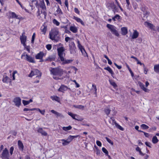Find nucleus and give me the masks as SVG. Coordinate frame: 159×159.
Here are the masks:
<instances>
[{
  "label": "nucleus",
  "instance_id": "23",
  "mask_svg": "<svg viewBox=\"0 0 159 159\" xmlns=\"http://www.w3.org/2000/svg\"><path fill=\"white\" fill-rule=\"evenodd\" d=\"M51 98L52 100H54L58 102H59L60 101V98L56 96H51Z\"/></svg>",
  "mask_w": 159,
  "mask_h": 159
},
{
  "label": "nucleus",
  "instance_id": "53",
  "mask_svg": "<svg viewBox=\"0 0 159 159\" xmlns=\"http://www.w3.org/2000/svg\"><path fill=\"white\" fill-rule=\"evenodd\" d=\"M14 149V148L13 146L11 147L10 148V153L11 155L13 154Z\"/></svg>",
  "mask_w": 159,
  "mask_h": 159
},
{
  "label": "nucleus",
  "instance_id": "31",
  "mask_svg": "<svg viewBox=\"0 0 159 159\" xmlns=\"http://www.w3.org/2000/svg\"><path fill=\"white\" fill-rule=\"evenodd\" d=\"M40 7L42 10H45L46 7L45 5L44 2L43 0L41 1L40 3Z\"/></svg>",
  "mask_w": 159,
  "mask_h": 159
},
{
  "label": "nucleus",
  "instance_id": "64",
  "mask_svg": "<svg viewBox=\"0 0 159 159\" xmlns=\"http://www.w3.org/2000/svg\"><path fill=\"white\" fill-rule=\"evenodd\" d=\"M142 133H144V134L146 137L147 138H148L149 137L150 135L148 133L144 132L143 131V132H142Z\"/></svg>",
  "mask_w": 159,
  "mask_h": 159
},
{
  "label": "nucleus",
  "instance_id": "63",
  "mask_svg": "<svg viewBox=\"0 0 159 159\" xmlns=\"http://www.w3.org/2000/svg\"><path fill=\"white\" fill-rule=\"evenodd\" d=\"M17 73L16 71L15 70L13 71L12 74V77H13V80H15V75Z\"/></svg>",
  "mask_w": 159,
  "mask_h": 159
},
{
  "label": "nucleus",
  "instance_id": "44",
  "mask_svg": "<svg viewBox=\"0 0 159 159\" xmlns=\"http://www.w3.org/2000/svg\"><path fill=\"white\" fill-rule=\"evenodd\" d=\"M68 114L71 116L73 119H75V115L76 114H73V113L68 112Z\"/></svg>",
  "mask_w": 159,
  "mask_h": 159
},
{
  "label": "nucleus",
  "instance_id": "20",
  "mask_svg": "<svg viewBox=\"0 0 159 159\" xmlns=\"http://www.w3.org/2000/svg\"><path fill=\"white\" fill-rule=\"evenodd\" d=\"M144 25L150 28L151 29L153 30H155L154 29V25L151 23L147 22H145L144 23Z\"/></svg>",
  "mask_w": 159,
  "mask_h": 159
},
{
  "label": "nucleus",
  "instance_id": "38",
  "mask_svg": "<svg viewBox=\"0 0 159 159\" xmlns=\"http://www.w3.org/2000/svg\"><path fill=\"white\" fill-rule=\"evenodd\" d=\"M75 116H76V118H75V120H77L78 121H82L84 119L83 118L80 117L79 115H77L76 114Z\"/></svg>",
  "mask_w": 159,
  "mask_h": 159
},
{
  "label": "nucleus",
  "instance_id": "57",
  "mask_svg": "<svg viewBox=\"0 0 159 159\" xmlns=\"http://www.w3.org/2000/svg\"><path fill=\"white\" fill-rule=\"evenodd\" d=\"M145 144L148 147H149L151 148V146L150 145H151V143L150 142H145Z\"/></svg>",
  "mask_w": 159,
  "mask_h": 159
},
{
  "label": "nucleus",
  "instance_id": "55",
  "mask_svg": "<svg viewBox=\"0 0 159 159\" xmlns=\"http://www.w3.org/2000/svg\"><path fill=\"white\" fill-rule=\"evenodd\" d=\"M46 48L48 50H51L52 48L51 45L49 44L46 45Z\"/></svg>",
  "mask_w": 159,
  "mask_h": 159
},
{
  "label": "nucleus",
  "instance_id": "42",
  "mask_svg": "<svg viewBox=\"0 0 159 159\" xmlns=\"http://www.w3.org/2000/svg\"><path fill=\"white\" fill-rule=\"evenodd\" d=\"M140 126L143 129H147L149 128V127L148 125L144 124H142Z\"/></svg>",
  "mask_w": 159,
  "mask_h": 159
},
{
  "label": "nucleus",
  "instance_id": "1",
  "mask_svg": "<svg viewBox=\"0 0 159 159\" xmlns=\"http://www.w3.org/2000/svg\"><path fill=\"white\" fill-rule=\"evenodd\" d=\"M58 55L61 61L60 63L62 65L69 64L71 63L73 60L71 59H66L63 57V52L65 51L63 47H60L57 48Z\"/></svg>",
  "mask_w": 159,
  "mask_h": 159
},
{
  "label": "nucleus",
  "instance_id": "49",
  "mask_svg": "<svg viewBox=\"0 0 159 159\" xmlns=\"http://www.w3.org/2000/svg\"><path fill=\"white\" fill-rule=\"evenodd\" d=\"M107 141V142H108L109 143H110L111 145H113L114 144V143L113 142H112L111 139H110L106 137L105 138Z\"/></svg>",
  "mask_w": 159,
  "mask_h": 159
},
{
  "label": "nucleus",
  "instance_id": "3",
  "mask_svg": "<svg viewBox=\"0 0 159 159\" xmlns=\"http://www.w3.org/2000/svg\"><path fill=\"white\" fill-rule=\"evenodd\" d=\"M50 72L53 75V78L56 80H59V77L61 76L63 74V70L58 68H52Z\"/></svg>",
  "mask_w": 159,
  "mask_h": 159
},
{
  "label": "nucleus",
  "instance_id": "48",
  "mask_svg": "<svg viewBox=\"0 0 159 159\" xmlns=\"http://www.w3.org/2000/svg\"><path fill=\"white\" fill-rule=\"evenodd\" d=\"M111 120L109 121L111 123L112 125H115L117 123L115 120L112 119L111 118Z\"/></svg>",
  "mask_w": 159,
  "mask_h": 159
},
{
  "label": "nucleus",
  "instance_id": "16",
  "mask_svg": "<svg viewBox=\"0 0 159 159\" xmlns=\"http://www.w3.org/2000/svg\"><path fill=\"white\" fill-rule=\"evenodd\" d=\"M51 112L55 114L56 115L57 117H59L61 118H64V116H63L61 114L55 111L54 110H51Z\"/></svg>",
  "mask_w": 159,
  "mask_h": 159
},
{
  "label": "nucleus",
  "instance_id": "32",
  "mask_svg": "<svg viewBox=\"0 0 159 159\" xmlns=\"http://www.w3.org/2000/svg\"><path fill=\"white\" fill-rule=\"evenodd\" d=\"M154 70L156 73H159V64L155 65L154 66Z\"/></svg>",
  "mask_w": 159,
  "mask_h": 159
},
{
  "label": "nucleus",
  "instance_id": "47",
  "mask_svg": "<svg viewBox=\"0 0 159 159\" xmlns=\"http://www.w3.org/2000/svg\"><path fill=\"white\" fill-rule=\"evenodd\" d=\"M102 152L105 153V155H107L108 154V151L104 147H103L102 148Z\"/></svg>",
  "mask_w": 159,
  "mask_h": 159
},
{
  "label": "nucleus",
  "instance_id": "11",
  "mask_svg": "<svg viewBox=\"0 0 159 159\" xmlns=\"http://www.w3.org/2000/svg\"><path fill=\"white\" fill-rule=\"evenodd\" d=\"M21 98L20 97H18L14 99L13 102L15 106L19 107L21 104Z\"/></svg>",
  "mask_w": 159,
  "mask_h": 159
},
{
  "label": "nucleus",
  "instance_id": "6",
  "mask_svg": "<svg viewBox=\"0 0 159 159\" xmlns=\"http://www.w3.org/2000/svg\"><path fill=\"white\" fill-rule=\"evenodd\" d=\"M107 27L110 30L112 34L117 37L119 36V34L116 30V28L115 26L109 24H107Z\"/></svg>",
  "mask_w": 159,
  "mask_h": 159
},
{
  "label": "nucleus",
  "instance_id": "58",
  "mask_svg": "<svg viewBox=\"0 0 159 159\" xmlns=\"http://www.w3.org/2000/svg\"><path fill=\"white\" fill-rule=\"evenodd\" d=\"M139 126L138 125H136L135 127V129H136V130H137L138 131H139V132H143V131H142V130H139Z\"/></svg>",
  "mask_w": 159,
  "mask_h": 159
},
{
  "label": "nucleus",
  "instance_id": "56",
  "mask_svg": "<svg viewBox=\"0 0 159 159\" xmlns=\"http://www.w3.org/2000/svg\"><path fill=\"white\" fill-rule=\"evenodd\" d=\"M11 133L14 136H16L17 134V132L15 130H12L10 131Z\"/></svg>",
  "mask_w": 159,
  "mask_h": 159
},
{
  "label": "nucleus",
  "instance_id": "50",
  "mask_svg": "<svg viewBox=\"0 0 159 159\" xmlns=\"http://www.w3.org/2000/svg\"><path fill=\"white\" fill-rule=\"evenodd\" d=\"M53 23L56 25L57 26H58L59 25L60 23L59 22H58L56 20L54 19L53 21Z\"/></svg>",
  "mask_w": 159,
  "mask_h": 159
},
{
  "label": "nucleus",
  "instance_id": "14",
  "mask_svg": "<svg viewBox=\"0 0 159 159\" xmlns=\"http://www.w3.org/2000/svg\"><path fill=\"white\" fill-rule=\"evenodd\" d=\"M68 89V88L67 86L64 85H61L58 89V90L62 92H64V91H66Z\"/></svg>",
  "mask_w": 159,
  "mask_h": 159
},
{
  "label": "nucleus",
  "instance_id": "7",
  "mask_svg": "<svg viewBox=\"0 0 159 159\" xmlns=\"http://www.w3.org/2000/svg\"><path fill=\"white\" fill-rule=\"evenodd\" d=\"M35 75H37L36 77H38L40 78L41 76V73L38 69H35L32 70H31L30 73L29 75V76L31 77Z\"/></svg>",
  "mask_w": 159,
  "mask_h": 159
},
{
  "label": "nucleus",
  "instance_id": "52",
  "mask_svg": "<svg viewBox=\"0 0 159 159\" xmlns=\"http://www.w3.org/2000/svg\"><path fill=\"white\" fill-rule=\"evenodd\" d=\"M143 66L144 68V72L145 74H147L148 71V70L146 69V67L145 66L144 64H143Z\"/></svg>",
  "mask_w": 159,
  "mask_h": 159
},
{
  "label": "nucleus",
  "instance_id": "25",
  "mask_svg": "<svg viewBox=\"0 0 159 159\" xmlns=\"http://www.w3.org/2000/svg\"><path fill=\"white\" fill-rule=\"evenodd\" d=\"M11 16L12 18H15L18 19H20V17H19L17 15L15 12H11Z\"/></svg>",
  "mask_w": 159,
  "mask_h": 159
},
{
  "label": "nucleus",
  "instance_id": "18",
  "mask_svg": "<svg viewBox=\"0 0 159 159\" xmlns=\"http://www.w3.org/2000/svg\"><path fill=\"white\" fill-rule=\"evenodd\" d=\"M37 131L39 133H41L42 135L46 136L47 135V133L43 130L42 128H39Z\"/></svg>",
  "mask_w": 159,
  "mask_h": 159
},
{
  "label": "nucleus",
  "instance_id": "46",
  "mask_svg": "<svg viewBox=\"0 0 159 159\" xmlns=\"http://www.w3.org/2000/svg\"><path fill=\"white\" fill-rule=\"evenodd\" d=\"M25 47V49L29 52H30V47L29 46H27L26 44L25 45H23Z\"/></svg>",
  "mask_w": 159,
  "mask_h": 159
},
{
  "label": "nucleus",
  "instance_id": "33",
  "mask_svg": "<svg viewBox=\"0 0 159 159\" xmlns=\"http://www.w3.org/2000/svg\"><path fill=\"white\" fill-rule=\"evenodd\" d=\"M158 141V140L157 138V137H156V136H154L152 139V142L156 144L157 143Z\"/></svg>",
  "mask_w": 159,
  "mask_h": 159
},
{
  "label": "nucleus",
  "instance_id": "27",
  "mask_svg": "<svg viewBox=\"0 0 159 159\" xmlns=\"http://www.w3.org/2000/svg\"><path fill=\"white\" fill-rule=\"evenodd\" d=\"M41 30L42 34H45L47 30V26L44 25H42L41 27Z\"/></svg>",
  "mask_w": 159,
  "mask_h": 159
},
{
  "label": "nucleus",
  "instance_id": "41",
  "mask_svg": "<svg viewBox=\"0 0 159 159\" xmlns=\"http://www.w3.org/2000/svg\"><path fill=\"white\" fill-rule=\"evenodd\" d=\"M105 69L108 71L111 75L113 74L114 73L111 68L109 67H107L105 68Z\"/></svg>",
  "mask_w": 159,
  "mask_h": 159
},
{
  "label": "nucleus",
  "instance_id": "9",
  "mask_svg": "<svg viewBox=\"0 0 159 159\" xmlns=\"http://www.w3.org/2000/svg\"><path fill=\"white\" fill-rule=\"evenodd\" d=\"M77 47L81 51L82 55L85 57H88L87 53L85 50L84 47L80 44V41L77 40Z\"/></svg>",
  "mask_w": 159,
  "mask_h": 159
},
{
  "label": "nucleus",
  "instance_id": "15",
  "mask_svg": "<svg viewBox=\"0 0 159 159\" xmlns=\"http://www.w3.org/2000/svg\"><path fill=\"white\" fill-rule=\"evenodd\" d=\"M138 84L141 88L145 92H148L149 90L144 87V85L143 83L141 82H139Z\"/></svg>",
  "mask_w": 159,
  "mask_h": 159
},
{
  "label": "nucleus",
  "instance_id": "34",
  "mask_svg": "<svg viewBox=\"0 0 159 159\" xmlns=\"http://www.w3.org/2000/svg\"><path fill=\"white\" fill-rule=\"evenodd\" d=\"M56 12L57 14H59V15H61L63 14V12L59 6L57 7V8L56 11Z\"/></svg>",
  "mask_w": 159,
  "mask_h": 159
},
{
  "label": "nucleus",
  "instance_id": "17",
  "mask_svg": "<svg viewBox=\"0 0 159 159\" xmlns=\"http://www.w3.org/2000/svg\"><path fill=\"white\" fill-rule=\"evenodd\" d=\"M18 145L19 149L21 151H23L24 150V146L20 140L18 141Z\"/></svg>",
  "mask_w": 159,
  "mask_h": 159
},
{
  "label": "nucleus",
  "instance_id": "60",
  "mask_svg": "<svg viewBox=\"0 0 159 159\" xmlns=\"http://www.w3.org/2000/svg\"><path fill=\"white\" fill-rule=\"evenodd\" d=\"M96 144L98 146L101 147L102 146L101 143L99 140H97L96 141Z\"/></svg>",
  "mask_w": 159,
  "mask_h": 159
},
{
  "label": "nucleus",
  "instance_id": "8",
  "mask_svg": "<svg viewBox=\"0 0 159 159\" xmlns=\"http://www.w3.org/2000/svg\"><path fill=\"white\" fill-rule=\"evenodd\" d=\"M69 46L70 53L71 54H74L76 53V47L74 42H71L70 43Z\"/></svg>",
  "mask_w": 159,
  "mask_h": 159
},
{
  "label": "nucleus",
  "instance_id": "2",
  "mask_svg": "<svg viewBox=\"0 0 159 159\" xmlns=\"http://www.w3.org/2000/svg\"><path fill=\"white\" fill-rule=\"evenodd\" d=\"M49 38L56 42H58L60 40L59 31L57 28L51 30L49 34Z\"/></svg>",
  "mask_w": 159,
  "mask_h": 159
},
{
  "label": "nucleus",
  "instance_id": "62",
  "mask_svg": "<svg viewBox=\"0 0 159 159\" xmlns=\"http://www.w3.org/2000/svg\"><path fill=\"white\" fill-rule=\"evenodd\" d=\"M65 4L67 9L68 8V2L67 0H65Z\"/></svg>",
  "mask_w": 159,
  "mask_h": 159
},
{
  "label": "nucleus",
  "instance_id": "10",
  "mask_svg": "<svg viewBox=\"0 0 159 159\" xmlns=\"http://www.w3.org/2000/svg\"><path fill=\"white\" fill-rule=\"evenodd\" d=\"M9 152L7 148L3 151L1 154V157L3 158L9 159Z\"/></svg>",
  "mask_w": 159,
  "mask_h": 159
},
{
  "label": "nucleus",
  "instance_id": "19",
  "mask_svg": "<svg viewBox=\"0 0 159 159\" xmlns=\"http://www.w3.org/2000/svg\"><path fill=\"white\" fill-rule=\"evenodd\" d=\"M121 34L123 35H125L128 32L127 28L126 27H123L121 28Z\"/></svg>",
  "mask_w": 159,
  "mask_h": 159
},
{
  "label": "nucleus",
  "instance_id": "59",
  "mask_svg": "<svg viewBox=\"0 0 159 159\" xmlns=\"http://www.w3.org/2000/svg\"><path fill=\"white\" fill-rule=\"evenodd\" d=\"M35 33H33L32 38V40H31V42L32 43H33L34 40V38L35 36Z\"/></svg>",
  "mask_w": 159,
  "mask_h": 159
},
{
  "label": "nucleus",
  "instance_id": "37",
  "mask_svg": "<svg viewBox=\"0 0 159 159\" xmlns=\"http://www.w3.org/2000/svg\"><path fill=\"white\" fill-rule=\"evenodd\" d=\"M135 150L139 152V154L142 156H143L145 154H143L140 148L139 147H137L135 148Z\"/></svg>",
  "mask_w": 159,
  "mask_h": 159
},
{
  "label": "nucleus",
  "instance_id": "21",
  "mask_svg": "<svg viewBox=\"0 0 159 159\" xmlns=\"http://www.w3.org/2000/svg\"><path fill=\"white\" fill-rule=\"evenodd\" d=\"M94 147L96 148V153L97 155L98 156H103V154L102 152H101V150H100L98 149V148L97 146H96V145H95Z\"/></svg>",
  "mask_w": 159,
  "mask_h": 159
},
{
  "label": "nucleus",
  "instance_id": "39",
  "mask_svg": "<svg viewBox=\"0 0 159 159\" xmlns=\"http://www.w3.org/2000/svg\"><path fill=\"white\" fill-rule=\"evenodd\" d=\"M72 128V127L70 125H69L67 127H63L62 128V129L64 130L67 131L70 130Z\"/></svg>",
  "mask_w": 159,
  "mask_h": 159
},
{
  "label": "nucleus",
  "instance_id": "5",
  "mask_svg": "<svg viewBox=\"0 0 159 159\" xmlns=\"http://www.w3.org/2000/svg\"><path fill=\"white\" fill-rule=\"evenodd\" d=\"M21 58L26 60L28 62L31 63H34L35 61L34 58L29 56L26 53V52H24L21 55Z\"/></svg>",
  "mask_w": 159,
  "mask_h": 159
},
{
  "label": "nucleus",
  "instance_id": "35",
  "mask_svg": "<svg viewBox=\"0 0 159 159\" xmlns=\"http://www.w3.org/2000/svg\"><path fill=\"white\" fill-rule=\"evenodd\" d=\"M9 80V78L7 76H3L2 81L4 83H7Z\"/></svg>",
  "mask_w": 159,
  "mask_h": 159
},
{
  "label": "nucleus",
  "instance_id": "22",
  "mask_svg": "<svg viewBox=\"0 0 159 159\" xmlns=\"http://www.w3.org/2000/svg\"><path fill=\"white\" fill-rule=\"evenodd\" d=\"M139 33L136 30H134L133 34L132 36L133 39L137 38L139 36Z\"/></svg>",
  "mask_w": 159,
  "mask_h": 159
},
{
  "label": "nucleus",
  "instance_id": "30",
  "mask_svg": "<svg viewBox=\"0 0 159 159\" xmlns=\"http://www.w3.org/2000/svg\"><path fill=\"white\" fill-rule=\"evenodd\" d=\"M61 141L62 142H63L62 143V145L63 146L67 145L70 142L69 140H68V139L66 140L62 139L61 140Z\"/></svg>",
  "mask_w": 159,
  "mask_h": 159
},
{
  "label": "nucleus",
  "instance_id": "4",
  "mask_svg": "<svg viewBox=\"0 0 159 159\" xmlns=\"http://www.w3.org/2000/svg\"><path fill=\"white\" fill-rule=\"evenodd\" d=\"M106 6L109 9H112L114 13L117 12L118 11V7L112 1L107 2L106 3Z\"/></svg>",
  "mask_w": 159,
  "mask_h": 159
},
{
  "label": "nucleus",
  "instance_id": "54",
  "mask_svg": "<svg viewBox=\"0 0 159 159\" xmlns=\"http://www.w3.org/2000/svg\"><path fill=\"white\" fill-rule=\"evenodd\" d=\"M41 13H43L44 15V17H45L47 15L46 9L45 10H42V11H41Z\"/></svg>",
  "mask_w": 159,
  "mask_h": 159
},
{
  "label": "nucleus",
  "instance_id": "40",
  "mask_svg": "<svg viewBox=\"0 0 159 159\" xmlns=\"http://www.w3.org/2000/svg\"><path fill=\"white\" fill-rule=\"evenodd\" d=\"M110 84L112 85L114 88H116L117 87V85L116 83L112 80H109Z\"/></svg>",
  "mask_w": 159,
  "mask_h": 159
},
{
  "label": "nucleus",
  "instance_id": "51",
  "mask_svg": "<svg viewBox=\"0 0 159 159\" xmlns=\"http://www.w3.org/2000/svg\"><path fill=\"white\" fill-rule=\"evenodd\" d=\"M92 87L93 89L94 90V91L95 93H97V89L96 88V85H95L94 84H92Z\"/></svg>",
  "mask_w": 159,
  "mask_h": 159
},
{
  "label": "nucleus",
  "instance_id": "61",
  "mask_svg": "<svg viewBox=\"0 0 159 159\" xmlns=\"http://www.w3.org/2000/svg\"><path fill=\"white\" fill-rule=\"evenodd\" d=\"M111 110H104L105 113L108 116L110 113Z\"/></svg>",
  "mask_w": 159,
  "mask_h": 159
},
{
  "label": "nucleus",
  "instance_id": "29",
  "mask_svg": "<svg viewBox=\"0 0 159 159\" xmlns=\"http://www.w3.org/2000/svg\"><path fill=\"white\" fill-rule=\"evenodd\" d=\"M33 102L32 99H30L29 100L26 101L25 100H22V102L24 106H25L29 104L30 103Z\"/></svg>",
  "mask_w": 159,
  "mask_h": 159
},
{
  "label": "nucleus",
  "instance_id": "43",
  "mask_svg": "<svg viewBox=\"0 0 159 159\" xmlns=\"http://www.w3.org/2000/svg\"><path fill=\"white\" fill-rule=\"evenodd\" d=\"M120 16L119 15H116L112 18V19L114 21H116L117 20H119L120 19Z\"/></svg>",
  "mask_w": 159,
  "mask_h": 159
},
{
  "label": "nucleus",
  "instance_id": "36",
  "mask_svg": "<svg viewBox=\"0 0 159 159\" xmlns=\"http://www.w3.org/2000/svg\"><path fill=\"white\" fill-rule=\"evenodd\" d=\"M38 2L36 0H32V3H30V5L31 7H33L34 5L37 6Z\"/></svg>",
  "mask_w": 159,
  "mask_h": 159
},
{
  "label": "nucleus",
  "instance_id": "24",
  "mask_svg": "<svg viewBox=\"0 0 159 159\" xmlns=\"http://www.w3.org/2000/svg\"><path fill=\"white\" fill-rule=\"evenodd\" d=\"M70 30L72 32L76 33L77 32V29L75 26H71L70 27Z\"/></svg>",
  "mask_w": 159,
  "mask_h": 159
},
{
  "label": "nucleus",
  "instance_id": "26",
  "mask_svg": "<svg viewBox=\"0 0 159 159\" xmlns=\"http://www.w3.org/2000/svg\"><path fill=\"white\" fill-rule=\"evenodd\" d=\"M74 19L78 22L80 23L82 25H84V23L80 18L76 17H74Z\"/></svg>",
  "mask_w": 159,
  "mask_h": 159
},
{
  "label": "nucleus",
  "instance_id": "12",
  "mask_svg": "<svg viewBox=\"0 0 159 159\" xmlns=\"http://www.w3.org/2000/svg\"><path fill=\"white\" fill-rule=\"evenodd\" d=\"M25 34V33L23 32L20 38L21 43L23 45H25V44H26L25 43L26 41L27 37Z\"/></svg>",
  "mask_w": 159,
  "mask_h": 159
},
{
  "label": "nucleus",
  "instance_id": "45",
  "mask_svg": "<svg viewBox=\"0 0 159 159\" xmlns=\"http://www.w3.org/2000/svg\"><path fill=\"white\" fill-rule=\"evenodd\" d=\"M74 107L75 108L77 109H83L84 108V107L81 105H74Z\"/></svg>",
  "mask_w": 159,
  "mask_h": 159
},
{
  "label": "nucleus",
  "instance_id": "28",
  "mask_svg": "<svg viewBox=\"0 0 159 159\" xmlns=\"http://www.w3.org/2000/svg\"><path fill=\"white\" fill-rule=\"evenodd\" d=\"M79 136L80 135H77L76 136L69 135L68 137V140H69L70 142L74 139L75 138H77L78 137H79Z\"/></svg>",
  "mask_w": 159,
  "mask_h": 159
},
{
  "label": "nucleus",
  "instance_id": "13",
  "mask_svg": "<svg viewBox=\"0 0 159 159\" xmlns=\"http://www.w3.org/2000/svg\"><path fill=\"white\" fill-rule=\"evenodd\" d=\"M44 55V54L43 52H41L35 56V58L37 59L41 60L40 61L43 62V60L42 59V58Z\"/></svg>",
  "mask_w": 159,
  "mask_h": 159
}]
</instances>
